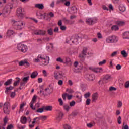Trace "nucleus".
<instances>
[{
  "label": "nucleus",
  "mask_w": 129,
  "mask_h": 129,
  "mask_svg": "<svg viewBox=\"0 0 129 129\" xmlns=\"http://www.w3.org/2000/svg\"><path fill=\"white\" fill-rule=\"evenodd\" d=\"M40 61H42L44 62V65H48L49 64V61H50V58L49 56L46 55V54L42 53L41 54H39L37 58L34 59L33 61L34 63H38L40 62Z\"/></svg>",
  "instance_id": "obj_1"
},
{
  "label": "nucleus",
  "mask_w": 129,
  "mask_h": 129,
  "mask_svg": "<svg viewBox=\"0 0 129 129\" xmlns=\"http://www.w3.org/2000/svg\"><path fill=\"white\" fill-rule=\"evenodd\" d=\"M12 24L14 26L16 30H22L23 29H24V28H25V26L26 25V23H25V21H23L22 20H13Z\"/></svg>",
  "instance_id": "obj_2"
},
{
  "label": "nucleus",
  "mask_w": 129,
  "mask_h": 129,
  "mask_svg": "<svg viewBox=\"0 0 129 129\" xmlns=\"http://www.w3.org/2000/svg\"><path fill=\"white\" fill-rule=\"evenodd\" d=\"M106 43L116 44L118 42V37L115 35H111L106 38Z\"/></svg>",
  "instance_id": "obj_3"
},
{
  "label": "nucleus",
  "mask_w": 129,
  "mask_h": 129,
  "mask_svg": "<svg viewBox=\"0 0 129 129\" xmlns=\"http://www.w3.org/2000/svg\"><path fill=\"white\" fill-rule=\"evenodd\" d=\"M16 15L18 17H20L21 19H23L25 16H26V12H25V10L22 7H19L17 8L16 10Z\"/></svg>",
  "instance_id": "obj_4"
},
{
  "label": "nucleus",
  "mask_w": 129,
  "mask_h": 129,
  "mask_svg": "<svg viewBox=\"0 0 129 129\" xmlns=\"http://www.w3.org/2000/svg\"><path fill=\"white\" fill-rule=\"evenodd\" d=\"M17 48L18 51H20L22 53H26V52L28 51V47H27V45L22 43L18 44Z\"/></svg>",
  "instance_id": "obj_5"
},
{
  "label": "nucleus",
  "mask_w": 129,
  "mask_h": 129,
  "mask_svg": "<svg viewBox=\"0 0 129 129\" xmlns=\"http://www.w3.org/2000/svg\"><path fill=\"white\" fill-rule=\"evenodd\" d=\"M97 18H87L86 20V23L88 25L91 26L93 24H95L97 23Z\"/></svg>",
  "instance_id": "obj_6"
},
{
  "label": "nucleus",
  "mask_w": 129,
  "mask_h": 129,
  "mask_svg": "<svg viewBox=\"0 0 129 129\" xmlns=\"http://www.w3.org/2000/svg\"><path fill=\"white\" fill-rule=\"evenodd\" d=\"M13 9V7L11 5H6L2 10L3 14H9L11 13V11Z\"/></svg>",
  "instance_id": "obj_7"
},
{
  "label": "nucleus",
  "mask_w": 129,
  "mask_h": 129,
  "mask_svg": "<svg viewBox=\"0 0 129 129\" xmlns=\"http://www.w3.org/2000/svg\"><path fill=\"white\" fill-rule=\"evenodd\" d=\"M9 106H10V103L9 102L5 103L3 110L5 114H10V109H9Z\"/></svg>",
  "instance_id": "obj_8"
},
{
  "label": "nucleus",
  "mask_w": 129,
  "mask_h": 129,
  "mask_svg": "<svg viewBox=\"0 0 129 129\" xmlns=\"http://www.w3.org/2000/svg\"><path fill=\"white\" fill-rule=\"evenodd\" d=\"M34 35L44 36L46 35V31L43 30H36L33 31Z\"/></svg>",
  "instance_id": "obj_9"
},
{
  "label": "nucleus",
  "mask_w": 129,
  "mask_h": 129,
  "mask_svg": "<svg viewBox=\"0 0 129 129\" xmlns=\"http://www.w3.org/2000/svg\"><path fill=\"white\" fill-rule=\"evenodd\" d=\"M87 52V48L86 47L84 48L82 51V54H80L79 55V58L81 62H83V61H84L85 60L84 55H86Z\"/></svg>",
  "instance_id": "obj_10"
},
{
  "label": "nucleus",
  "mask_w": 129,
  "mask_h": 129,
  "mask_svg": "<svg viewBox=\"0 0 129 129\" xmlns=\"http://www.w3.org/2000/svg\"><path fill=\"white\" fill-rule=\"evenodd\" d=\"M89 70H92L94 72H96V73H101L103 71L102 68H93V67H89Z\"/></svg>",
  "instance_id": "obj_11"
},
{
  "label": "nucleus",
  "mask_w": 129,
  "mask_h": 129,
  "mask_svg": "<svg viewBox=\"0 0 129 129\" xmlns=\"http://www.w3.org/2000/svg\"><path fill=\"white\" fill-rule=\"evenodd\" d=\"M78 39H79L78 36H73L71 38V42H72L73 44L77 45V44H78Z\"/></svg>",
  "instance_id": "obj_12"
},
{
  "label": "nucleus",
  "mask_w": 129,
  "mask_h": 129,
  "mask_svg": "<svg viewBox=\"0 0 129 129\" xmlns=\"http://www.w3.org/2000/svg\"><path fill=\"white\" fill-rule=\"evenodd\" d=\"M36 99H37V96L34 95L32 98L31 102H30V107L33 110H36V107H34V104L36 102Z\"/></svg>",
  "instance_id": "obj_13"
},
{
  "label": "nucleus",
  "mask_w": 129,
  "mask_h": 129,
  "mask_svg": "<svg viewBox=\"0 0 129 129\" xmlns=\"http://www.w3.org/2000/svg\"><path fill=\"white\" fill-rule=\"evenodd\" d=\"M15 64H19V65H30L29 62H28V59H24L19 62L18 60L15 61Z\"/></svg>",
  "instance_id": "obj_14"
},
{
  "label": "nucleus",
  "mask_w": 129,
  "mask_h": 129,
  "mask_svg": "<svg viewBox=\"0 0 129 129\" xmlns=\"http://www.w3.org/2000/svg\"><path fill=\"white\" fill-rule=\"evenodd\" d=\"M81 69H82V67L80 65H74L73 66V71L74 72L78 73Z\"/></svg>",
  "instance_id": "obj_15"
},
{
  "label": "nucleus",
  "mask_w": 129,
  "mask_h": 129,
  "mask_svg": "<svg viewBox=\"0 0 129 129\" xmlns=\"http://www.w3.org/2000/svg\"><path fill=\"white\" fill-rule=\"evenodd\" d=\"M85 78H86L87 80L89 81H93L94 80V78H95V77L94 76V75L93 74H86L85 75Z\"/></svg>",
  "instance_id": "obj_16"
},
{
  "label": "nucleus",
  "mask_w": 129,
  "mask_h": 129,
  "mask_svg": "<svg viewBox=\"0 0 129 129\" xmlns=\"http://www.w3.org/2000/svg\"><path fill=\"white\" fill-rule=\"evenodd\" d=\"M53 85L50 84L49 85L48 87L45 89V91H47V93L50 94L53 92Z\"/></svg>",
  "instance_id": "obj_17"
},
{
  "label": "nucleus",
  "mask_w": 129,
  "mask_h": 129,
  "mask_svg": "<svg viewBox=\"0 0 129 129\" xmlns=\"http://www.w3.org/2000/svg\"><path fill=\"white\" fill-rule=\"evenodd\" d=\"M63 116H64V113H63V112L59 111L56 117V120L58 121H61V120H62L63 119Z\"/></svg>",
  "instance_id": "obj_18"
},
{
  "label": "nucleus",
  "mask_w": 129,
  "mask_h": 129,
  "mask_svg": "<svg viewBox=\"0 0 129 129\" xmlns=\"http://www.w3.org/2000/svg\"><path fill=\"white\" fill-rule=\"evenodd\" d=\"M15 32L12 30H8L7 32V36L8 38L12 37V36H15Z\"/></svg>",
  "instance_id": "obj_19"
},
{
  "label": "nucleus",
  "mask_w": 129,
  "mask_h": 129,
  "mask_svg": "<svg viewBox=\"0 0 129 129\" xmlns=\"http://www.w3.org/2000/svg\"><path fill=\"white\" fill-rule=\"evenodd\" d=\"M116 24L118 26H124L125 25V21H121V20H118L116 21Z\"/></svg>",
  "instance_id": "obj_20"
},
{
  "label": "nucleus",
  "mask_w": 129,
  "mask_h": 129,
  "mask_svg": "<svg viewBox=\"0 0 129 129\" xmlns=\"http://www.w3.org/2000/svg\"><path fill=\"white\" fill-rule=\"evenodd\" d=\"M98 98V94L97 93H95L92 95V101L93 102H95L96 100Z\"/></svg>",
  "instance_id": "obj_21"
},
{
  "label": "nucleus",
  "mask_w": 129,
  "mask_h": 129,
  "mask_svg": "<svg viewBox=\"0 0 129 129\" xmlns=\"http://www.w3.org/2000/svg\"><path fill=\"white\" fill-rule=\"evenodd\" d=\"M123 39H129V31H126L122 34Z\"/></svg>",
  "instance_id": "obj_22"
},
{
  "label": "nucleus",
  "mask_w": 129,
  "mask_h": 129,
  "mask_svg": "<svg viewBox=\"0 0 129 129\" xmlns=\"http://www.w3.org/2000/svg\"><path fill=\"white\" fill-rule=\"evenodd\" d=\"M38 72H37L36 71L33 72L30 76L31 78H32V79H34V78H36V77H37V76H38Z\"/></svg>",
  "instance_id": "obj_23"
},
{
  "label": "nucleus",
  "mask_w": 129,
  "mask_h": 129,
  "mask_svg": "<svg viewBox=\"0 0 129 129\" xmlns=\"http://www.w3.org/2000/svg\"><path fill=\"white\" fill-rule=\"evenodd\" d=\"M63 76V75H62V73L58 72L56 74L54 73V78L55 79H58V78H61Z\"/></svg>",
  "instance_id": "obj_24"
},
{
  "label": "nucleus",
  "mask_w": 129,
  "mask_h": 129,
  "mask_svg": "<svg viewBox=\"0 0 129 129\" xmlns=\"http://www.w3.org/2000/svg\"><path fill=\"white\" fill-rule=\"evenodd\" d=\"M35 7L39 9V10H43V9H44V5L42 4H35Z\"/></svg>",
  "instance_id": "obj_25"
},
{
  "label": "nucleus",
  "mask_w": 129,
  "mask_h": 129,
  "mask_svg": "<svg viewBox=\"0 0 129 129\" xmlns=\"http://www.w3.org/2000/svg\"><path fill=\"white\" fill-rule=\"evenodd\" d=\"M63 61H64L63 64H69V63L71 62V59H70V58L68 57H66L64 58Z\"/></svg>",
  "instance_id": "obj_26"
},
{
  "label": "nucleus",
  "mask_w": 129,
  "mask_h": 129,
  "mask_svg": "<svg viewBox=\"0 0 129 129\" xmlns=\"http://www.w3.org/2000/svg\"><path fill=\"white\" fill-rule=\"evenodd\" d=\"M12 82H13V79H10L4 83V85L5 86H8V85H10V84H12Z\"/></svg>",
  "instance_id": "obj_27"
},
{
  "label": "nucleus",
  "mask_w": 129,
  "mask_h": 129,
  "mask_svg": "<svg viewBox=\"0 0 129 129\" xmlns=\"http://www.w3.org/2000/svg\"><path fill=\"white\" fill-rule=\"evenodd\" d=\"M52 109L53 106H44V110H46V111H52Z\"/></svg>",
  "instance_id": "obj_28"
},
{
  "label": "nucleus",
  "mask_w": 129,
  "mask_h": 129,
  "mask_svg": "<svg viewBox=\"0 0 129 129\" xmlns=\"http://www.w3.org/2000/svg\"><path fill=\"white\" fill-rule=\"evenodd\" d=\"M27 119L26 117H21L20 121L23 124H25L27 123Z\"/></svg>",
  "instance_id": "obj_29"
},
{
  "label": "nucleus",
  "mask_w": 129,
  "mask_h": 129,
  "mask_svg": "<svg viewBox=\"0 0 129 129\" xmlns=\"http://www.w3.org/2000/svg\"><path fill=\"white\" fill-rule=\"evenodd\" d=\"M14 89V87H12V86H10V87H7L6 88L5 90V93L6 94H8V92L10 91V90H13Z\"/></svg>",
  "instance_id": "obj_30"
},
{
  "label": "nucleus",
  "mask_w": 129,
  "mask_h": 129,
  "mask_svg": "<svg viewBox=\"0 0 129 129\" xmlns=\"http://www.w3.org/2000/svg\"><path fill=\"white\" fill-rule=\"evenodd\" d=\"M121 55L124 57V58H126L127 56H128V54L126 53V51L125 50H122L121 51Z\"/></svg>",
  "instance_id": "obj_31"
},
{
  "label": "nucleus",
  "mask_w": 129,
  "mask_h": 129,
  "mask_svg": "<svg viewBox=\"0 0 129 129\" xmlns=\"http://www.w3.org/2000/svg\"><path fill=\"white\" fill-rule=\"evenodd\" d=\"M44 110H45V106H43L42 108H38L36 110V112L42 113V112H44Z\"/></svg>",
  "instance_id": "obj_32"
},
{
  "label": "nucleus",
  "mask_w": 129,
  "mask_h": 129,
  "mask_svg": "<svg viewBox=\"0 0 129 129\" xmlns=\"http://www.w3.org/2000/svg\"><path fill=\"white\" fill-rule=\"evenodd\" d=\"M16 79H17V80L13 83L14 86H17V85H19V83H20V80H21L20 78L18 77H17Z\"/></svg>",
  "instance_id": "obj_33"
},
{
  "label": "nucleus",
  "mask_w": 129,
  "mask_h": 129,
  "mask_svg": "<svg viewBox=\"0 0 129 129\" xmlns=\"http://www.w3.org/2000/svg\"><path fill=\"white\" fill-rule=\"evenodd\" d=\"M103 79V80H109V79H111V76L108 74H107L104 76Z\"/></svg>",
  "instance_id": "obj_34"
},
{
  "label": "nucleus",
  "mask_w": 129,
  "mask_h": 129,
  "mask_svg": "<svg viewBox=\"0 0 129 129\" xmlns=\"http://www.w3.org/2000/svg\"><path fill=\"white\" fill-rule=\"evenodd\" d=\"M71 108V107L68 105H64L63 106V109L66 110L67 111H69V110Z\"/></svg>",
  "instance_id": "obj_35"
},
{
  "label": "nucleus",
  "mask_w": 129,
  "mask_h": 129,
  "mask_svg": "<svg viewBox=\"0 0 129 129\" xmlns=\"http://www.w3.org/2000/svg\"><path fill=\"white\" fill-rule=\"evenodd\" d=\"M118 26L117 25H113L111 27V30L112 31H118Z\"/></svg>",
  "instance_id": "obj_36"
},
{
  "label": "nucleus",
  "mask_w": 129,
  "mask_h": 129,
  "mask_svg": "<svg viewBox=\"0 0 129 129\" xmlns=\"http://www.w3.org/2000/svg\"><path fill=\"white\" fill-rule=\"evenodd\" d=\"M36 16L38 19H42L44 17V15L42 14L41 13H37Z\"/></svg>",
  "instance_id": "obj_37"
},
{
  "label": "nucleus",
  "mask_w": 129,
  "mask_h": 129,
  "mask_svg": "<svg viewBox=\"0 0 129 129\" xmlns=\"http://www.w3.org/2000/svg\"><path fill=\"white\" fill-rule=\"evenodd\" d=\"M26 84V83L23 82H21L20 83V86L19 87V89H20V90H21V89H23V88H24V87H25V85Z\"/></svg>",
  "instance_id": "obj_38"
},
{
  "label": "nucleus",
  "mask_w": 129,
  "mask_h": 129,
  "mask_svg": "<svg viewBox=\"0 0 129 129\" xmlns=\"http://www.w3.org/2000/svg\"><path fill=\"white\" fill-rule=\"evenodd\" d=\"M90 95H91V94L90 93V92H88L84 95V96L85 98H88V97H90Z\"/></svg>",
  "instance_id": "obj_39"
},
{
  "label": "nucleus",
  "mask_w": 129,
  "mask_h": 129,
  "mask_svg": "<svg viewBox=\"0 0 129 129\" xmlns=\"http://www.w3.org/2000/svg\"><path fill=\"white\" fill-rule=\"evenodd\" d=\"M29 78H30L29 76L25 77L23 79V81L24 82V83H27L28 82V81L29 80Z\"/></svg>",
  "instance_id": "obj_40"
},
{
  "label": "nucleus",
  "mask_w": 129,
  "mask_h": 129,
  "mask_svg": "<svg viewBox=\"0 0 129 129\" xmlns=\"http://www.w3.org/2000/svg\"><path fill=\"white\" fill-rule=\"evenodd\" d=\"M121 106H122V102L121 101H118L117 107H118V108H120Z\"/></svg>",
  "instance_id": "obj_41"
},
{
  "label": "nucleus",
  "mask_w": 129,
  "mask_h": 129,
  "mask_svg": "<svg viewBox=\"0 0 129 129\" xmlns=\"http://www.w3.org/2000/svg\"><path fill=\"white\" fill-rule=\"evenodd\" d=\"M57 62H59L60 63H64V60L62 59L61 57H58L56 59Z\"/></svg>",
  "instance_id": "obj_42"
},
{
  "label": "nucleus",
  "mask_w": 129,
  "mask_h": 129,
  "mask_svg": "<svg viewBox=\"0 0 129 129\" xmlns=\"http://www.w3.org/2000/svg\"><path fill=\"white\" fill-rule=\"evenodd\" d=\"M47 32H48V35L52 36L53 35V29H52L51 28L48 29L47 30Z\"/></svg>",
  "instance_id": "obj_43"
},
{
  "label": "nucleus",
  "mask_w": 129,
  "mask_h": 129,
  "mask_svg": "<svg viewBox=\"0 0 129 129\" xmlns=\"http://www.w3.org/2000/svg\"><path fill=\"white\" fill-rule=\"evenodd\" d=\"M58 102H59V105L62 106V105H63L64 102H63V100L61 98L58 99Z\"/></svg>",
  "instance_id": "obj_44"
},
{
  "label": "nucleus",
  "mask_w": 129,
  "mask_h": 129,
  "mask_svg": "<svg viewBox=\"0 0 129 129\" xmlns=\"http://www.w3.org/2000/svg\"><path fill=\"white\" fill-rule=\"evenodd\" d=\"M116 88L114 87H110L109 89V91H115V90H116Z\"/></svg>",
  "instance_id": "obj_45"
},
{
  "label": "nucleus",
  "mask_w": 129,
  "mask_h": 129,
  "mask_svg": "<svg viewBox=\"0 0 129 129\" xmlns=\"http://www.w3.org/2000/svg\"><path fill=\"white\" fill-rule=\"evenodd\" d=\"M3 3H4V4H6L7 2L6 0H0V8L3 7Z\"/></svg>",
  "instance_id": "obj_46"
},
{
  "label": "nucleus",
  "mask_w": 129,
  "mask_h": 129,
  "mask_svg": "<svg viewBox=\"0 0 129 129\" xmlns=\"http://www.w3.org/2000/svg\"><path fill=\"white\" fill-rule=\"evenodd\" d=\"M117 122L118 124H121V117L119 116L117 118Z\"/></svg>",
  "instance_id": "obj_47"
},
{
  "label": "nucleus",
  "mask_w": 129,
  "mask_h": 129,
  "mask_svg": "<svg viewBox=\"0 0 129 129\" xmlns=\"http://www.w3.org/2000/svg\"><path fill=\"white\" fill-rule=\"evenodd\" d=\"M66 91L68 92L69 94L73 93L74 92L73 91V90L72 89H67Z\"/></svg>",
  "instance_id": "obj_48"
},
{
  "label": "nucleus",
  "mask_w": 129,
  "mask_h": 129,
  "mask_svg": "<svg viewBox=\"0 0 129 129\" xmlns=\"http://www.w3.org/2000/svg\"><path fill=\"white\" fill-rule=\"evenodd\" d=\"M74 105H75V101H72V102H71L70 103V106H71V107L74 106Z\"/></svg>",
  "instance_id": "obj_49"
},
{
  "label": "nucleus",
  "mask_w": 129,
  "mask_h": 129,
  "mask_svg": "<svg viewBox=\"0 0 129 129\" xmlns=\"http://www.w3.org/2000/svg\"><path fill=\"white\" fill-rule=\"evenodd\" d=\"M24 106H25V104L24 103H23L22 104H21L20 105V111H19V113L21 112V111H23V110H22V108H23V107H24Z\"/></svg>",
  "instance_id": "obj_50"
},
{
  "label": "nucleus",
  "mask_w": 129,
  "mask_h": 129,
  "mask_svg": "<svg viewBox=\"0 0 129 129\" xmlns=\"http://www.w3.org/2000/svg\"><path fill=\"white\" fill-rule=\"evenodd\" d=\"M90 101H91V100H90V99H87L86 101V104L87 105H89V104H90Z\"/></svg>",
  "instance_id": "obj_51"
},
{
  "label": "nucleus",
  "mask_w": 129,
  "mask_h": 129,
  "mask_svg": "<svg viewBox=\"0 0 129 129\" xmlns=\"http://www.w3.org/2000/svg\"><path fill=\"white\" fill-rule=\"evenodd\" d=\"M67 95H68L67 93L62 94V97L63 100H66V97H67Z\"/></svg>",
  "instance_id": "obj_52"
},
{
  "label": "nucleus",
  "mask_w": 129,
  "mask_h": 129,
  "mask_svg": "<svg viewBox=\"0 0 129 129\" xmlns=\"http://www.w3.org/2000/svg\"><path fill=\"white\" fill-rule=\"evenodd\" d=\"M105 63H106V60H104L102 61L99 62V65H104V64H105Z\"/></svg>",
  "instance_id": "obj_53"
},
{
  "label": "nucleus",
  "mask_w": 129,
  "mask_h": 129,
  "mask_svg": "<svg viewBox=\"0 0 129 129\" xmlns=\"http://www.w3.org/2000/svg\"><path fill=\"white\" fill-rule=\"evenodd\" d=\"M62 21L64 22V23H69V20H68L66 17L62 18Z\"/></svg>",
  "instance_id": "obj_54"
},
{
  "label": "nucleus",
  "mask_w": 129,
  "mask_h": 129,
  "mask_svg": "<svg viewBox=\"0 0 129 129\" xmlns=\"http://www.w3.org/2000/svg\"><path fill=\"white\" fill-rule=\"evenodd\" d=\"M64 129H71V127L70 126V125H69L68 124H66L64 125Z\"/></svg>",
  "instance_id": "obj_55"
},
{
  "label": "nucleus",
  "mask_w": 129,
  "mask_h": 129,
  "mask_svg": "<svg viewBox=\"0 0 129 129\" xmlns=\"http://www.w3.org/2000/svg\"><path fill=\"white\" fill-rule=\"evenodd\" d=\"M128 87H129V81H127L125 83V88H128Z\"/></svg>",
  "instance_id": "obj_56"
},
{
  "label": "nucleus",
  "mask_w": 129,
  "mask_h": 129,
  "mask_svg": "<svg viewBox=\"0 0 129 129\" xmlns=\"http://www.w3.org/2000/svg\"><path fill=\"white\" fill-rule=\"evenodd\" d=\"M119 10L121 12H124L125 11V7H120Z\"/></svg>",
  "instance_id": "obj_57"
},
{
  "label": "nucleus",
  "mask_w": 129,
  "mask_h": 129,
  "mask_svg": "<svg viewBox=\"0 0 129 129\" xmlns=\"http://www.w3.org/2000/svg\"><path fill=\"white\" fill-rule=\"evenodd\" d=\"M66 29H67V27L66 26L61 25L60 26V30H61V31H65V30H66Z\"/></svg>",
  "instance_id": "obj_58"
},
{
  "label": "nucleus",
  "mask_w": 129,
  "mask_h": 129,
  "mask_svg": "<svg viewBox=\"0 0 129 129\" xmlns=\"http://www.w3.org/2000/svg\"><path fill=\"white\" fill-rule=\"evenodd\" d=\"M58 85H60V86H62L63 85V80H60L58 82Z\"/></svg>",
  "instance_id": "obj_59"
},
{
  "label": "nucleus",
  "mask_w": 129,
  "mask_h": 129,
  "mask_svg": "<svg viewBox=\"0 0 129 129\" xmlns=\"http://www.w3.org/2000/svg\"><path fill=\"white\" fill-rule=\"evenodd\" d=\"M77 114H78V112H77L76 111H74L72 113V116H76V115H77Z\"/></svg>",
  "instance_id": "obj_60"
},
{
  "label": "nucleus",
  "mask_w": 129,
  "mask_h": 129,
  "mask_svg": "<svg viewBox=\"0 0 129 129\" xmlns=\"http://www.w3.org/2000/svg\"><path fill=\"white\" fill-rule=\"evenodd\" d=\"M116 55H117V51H114L111 54V57H115Z\"/></svg>",
  "instance_id": "obj_61"
},
{
  "label": "nucleus",
  "mask_w": 129,
  "mask_h": 129,
  "mask_svg": "<svg viewBox=\"0 0 129 129\" xmlns=\"http://www.w3.org/2000/svg\"><path fill=\"white\" fill-rule=\"evenodd\" d=\"M8 117L5 116L3 120L4 123H8Z\"/></svg>",
  "instance_id": "obj_62"
},
{
  "label": "nucleus",
  "mask_w": 129,
  "mask_h": 129,
  "mask_svg": "<svg viewBox=\"0 0 129 129\" xmlns=\"http://www.w3.org/2000/svg\"><path fill=\"white\" fill-rule=\"evenodd\" d=\"M64 5H65V6H66V7H69L70 6V1H66Z\"/></svg>",
  "instance_id": "obj_63"
},
{
  "label": "nucleus",
  "mask_w": 129,
  "mask_h": 129,
  "mask_svg": "<svg viewBox=\"0 0 129 129\" xmlns=\"http://www.w3.org/2000/svg\"><path fill=\"white\" fill-rule=\"evenodd\" d=\"M13 128L14 126H13V124H11L7 126V129H12Z\"/></svg>",
  "instance_id": "obj_64"
}]
</instances>
